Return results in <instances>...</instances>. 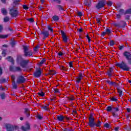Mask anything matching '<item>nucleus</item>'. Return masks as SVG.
<instances>
[{
    "label": "nucleus",
    "instance_id": "8",
    "mask_svg": "<svg viewBox=\"0 0 131 131\" xmlns=\"http://www.w3.org/2000/svg\"><path fill=\"white\" fill-rule=\"evenodd\" d=\"M106 3H107L106 0H100L96 5V8L98 10H101L102 8H104L105 7Z\"/></svg>",
    "mask_w": 131,
    "mask_h": 131
},
{
    "label": "nucleus",
    "instance_id": "11",
    "mask_svg": "<svg viewBox=\"0 0 131 131\" xmlns=\"http://www.w3.org/2000/svg\"><path fill=\"white\" fill-rule=\"evenodd\" d=\"M33 75L35 78H38V77H40V76H41V69L39 68L36 70L33 74Z\"/></svg>",
    "mask_w": 131,
    "mask_h": 131
},
{
    "label": "nucleus",
    "instance_id": "41",
    "mask_svg": "<svg viewBox=\"0 0 131 131\" xmlns=\"http://www.w3.org/2000/svg\"><path fill=\"white\" fill-rule=\"evenodd\" d=\"M46 61H47V59H46V58H43L39 63L40 65H42V64H44Z\"/></svg>",
    "mask_w": 131,
    "mask_h": 131
},
{
    "label": "nucleus",
    "instance_id": "23",
    "mask_svg": "<svg viewBox=\"0 0 131 131\" xmlns=\"http://www.w3.org/2000/svg\"><path fill=\"white\" fill-rule=\"evenodd\" d=\"M1 13H2L4 15H6L8 14V11L5 8H3L1 9Z\"/></svg>",
    "mask_w": 131,
    "mask_h": 131
},
{
    "label": "nucleus",
    "instance_id": "2",
    "mask_svg": "<svg viewBox=\"0 0 131 131\" xmlns=\"http://www.w3.org/2000/svg\"><path fill=\"white\" fill-rule=\"evenodd\" d=\"M17 64H19L20 67L22 68H26L27 65L29 63V60H25L23 58V56L21 54H18L17 55L16 59Z\"/></svg>",
    "mask_w": 131,
    "mask_h": 131
},
{
    "label": "nucleus",
    "instance_id": "26",
    "mask_svg": "<svg viewBox=\"0 0 131 131\" xmlns=\"http://www.w3.org/2000/svg\"><path fill=\"white\" fill-rule=\"evenodd\" d=\"M7 49H4L2 51V55L3 57H6V56H7Z\"/></svg>",
    "mask_w": 131,
    "mask_h": 131
},
{
    "label": "nucleus",
    "instance_id": "52",
    "mask_svg": "<svg viewBox=\"0 0 131 131\" xmlns=\"http://www.w3.org/2000/svg\"><path fill=\"white\" fill-rule=\"evenodd\" d=\"M36 117L37 119H39V120H41V119H42V117H41V115L39 114L37 115Z\"/></svg>",
    "mask_w": 131,
    "mask_h": 131
},
{
    "label": "nucleus",
    "instance_id": "62",
    "mask_svg": "<svg viewBox=\"0 0 131 131\" xmlns=\"http://www.w3.org/2000/svg\"><path fill=\"white\" fill-rule=\"evenodd\" d=\"M105 34H107V33H106V31L102 32L101 34V36L103 37V36H105Z\"/></svg>",
    "mask_w": 131,
    "mask_h": 131
},
{
    "label": "nucleus",
    "instance_id": "48",
    "mask_svg": "<svg viewBox=\"0 0 131 131\" xmlns=\"http://www.w3.org/2000/svg\"><path fill=\"white\" fill-rule=\"evenodd\" d=\"M86 37L87 39H88V42H91V37L89 36L88 34H86Z\"/></svg>",
    "mask_w": 131,
    "mask_h": 131
},
{
    "label": "nucleus",
    "instance_id": "24",
    "mask_svg": "<svg viewBox=\"0 0 131 131\" xmlns=\"http://www.w3.org/2000/svg\"><path fill=\"white\" fill-rule=\"evenodd\" d=\"M12 86L14 90H17L18 89V85L16 83V82L14 81L12 83Z\"/></svg>",
    "mask_w": 131,
    "mask_h": 131
},
{
    "label": "nucleus",
    "instance_id": "13",
    "mask_svg": "<svg viewBox=\"0 0 131 131\" xmlns=\"http://www.w3.org/2000/svg\"><path fill=\"white\" fill-rule=\"evenodd\" d=\"M60 33L62 35V39H63L64 42H67V41H68V37H67V35H66L65 32H64V31L61 30Z\"/></svg>",
    "mask_w": 131,
    "mask_h": 131
},
{
    "label": "nucleus",
    "instance_id": "30",
    "mask_svg": "<svg viewBox=\"0 0 131 131\" xmlns=\"http://www.w3.org/2000/svg\"><path fill=\"white\" fill-rule=\"evenodd\" d=\"M84 5L85 6H88V7H91V6H92V3L90 2L89 3V2H88V1H85L84 2Z\"/></svg>",
    "mask_w": 131,
    "mask_h": 131
},
{
    "label": "nucleus",
    "instance_id": "3",
    "mask_svg": "<svg viewBox=\"0 0 131 131\" xmlns=\"http://www.w3.org/2000/svg\"><path fill=\"white\" fill-rule=\"evenodd\" d=\"M115 66L123 71H129L130 70V68L124 61H122L121 63L116 62Z\"/></svg>",
    "mask_w": 131,
    "mask_h": 131
},
{
    "label": "nucleus",
    "instance_id": "10",
    "mask_svg": "<svg viewBox=\"0 0 131 131\" xmlns=\"http://www.w3.org/2000/svg\"><path fill=\"white\" fill-rule=\"evenodd\" d=\"M26 81V78L24 76L20 75L17 77L16 83L21 84V83H24Z\"/></svg>",
    "mask_w": 131,
    "mask_h": 131
},
{
    "label": "nucleus",
    "instance_id": "22",
    "mask_svg": "<svg viewBox=\"0 0 131 131\" xmlns=\"http://www.w3.org/2000/svg\"><path fill=\"white\" fill-rule=\"evenodd\" d=\"M53 20L55 22H58L59 20H60V18H59V16L57 15H54L52 17Z\"/></svg>",
    "mask_w": 131,
    "mask_h": 131
},
{
    "label": "nucleus",
    "instance_id": "34",
    "mask_svg": "<svg viewBox=\"0 0 131 131\" xmlns=\"http://www.w3.org/2000/svg\"><path fill=\"white\" fill-rule=\"evenodd\" d=\"M10 21V18L9 17L6 16L4 18V22L7 23V22H9Z\"/></svg>",
    "mask_w": 131,
    "mask_h": 131
},
{
    "label": "nucleus",
    "instance_id": "50",
    "mask_svg": "<svg viewBox=\"0 0 131 131\" xmlns=\"http://www.w3.org/2000/svg\"><path fill=\"white\" fill-rule=\"evenodd\" d=\"M114 112H118L119 111V108L118 107H113Z\"/></svg>",
    "mask_w": 131,
    "mask_h": 131
},
{
    "label": "nucleus",
    "instance_id": "16",
    "mask_svg": "<svg viewBox=\"0 0 131 131\" xmlns=\"http://www.w3.org/2000/svg\"><path fill=\"white\" fill-rule=\"evenodd\" d=\"M114 68L112 67L110 68V70L107 71L106 74L109 76V77H111L112 76V73L114 72Z\"/></svg>",
    "mask_w": 131,
    "mask_h": 131
},
{
    "label": "nucleus",
    "instance_id": "6",
    "mask_svg": "<svg viewBox=\"0 0 131 131\" xmlns=\"http://www.w3.org/2000/svg\"><path fill=\"white\" fill-rule=\"evenodd\" d=\"M9 14L11 17L13 18H16L17 16H19V11L17 9L12 8L9 10Z\"/></svg>",
    "mask_w": 131,
    "mask_h": 131
},
{
    "label": "nucleus",
    "instance_id": "19",
    "mask_svg": "<svg viewBox=\"0 0 131 131\" xmlns=\"http://www.w3.org/2000/svg\"><path fill=\"white\" fill-rule=\"evenodd\" d=\"M117 91L119 94V97H122L123 94H122V90L120 88V87H117Z\"/></svg>",
    "mask_w": 131,
    "mask_h": 131
},
{
    "label": "nucleus",
    "instance_id": "42",
    "mask_svg": "<svg viewBox=\"0 0 131 131\" xmlns=\"http://www.w3.org/2000/svg\"><path fill=\"white\" fill-rule=\"evenodd\" d=\"M107 5L108 7H112V5H113V3L112 1H108L107 3Z\"/></svg>",
    "mask_w": 131,
    "mask_h": 131
},
{
    "label": "nucleus",
    "instance_id": "20",
    "mask_svg": "<svg viewBox=\"0 0 131 131\" xmlns=\"http://www.w3.org/2000/svg\"><path fill=\"white\" fill-rule=\"evenodd\" d=\"M40 34L45 36V37H48L49 35H50V33L48 31H41Z\"/></svg>",
    "mask_w": 131,
    "mask_h": 131
},
{
    "label": "nucleus",
    "instance_id": "39",
    "mask_svg": "<svg viewBox=\"0 0 131 131\" xmlns=\"http://www.w3.org/2000/svg\"><path fill=\"white\" fill-rule=\"evenodd\" d=\"M48 30H50L51 32H54V29L51 27V26L49 25L48 26Z\"/></svg>",
    "mask_w": 131,
    "mask_h": 131
},
{
    "label": "nucleus",
    "instance_id": "61",
    "mask_svg": "<svg viewBox=\"0 0 131 131\" xmlns=\"http://www.w3.org/2000/svg\"><path fill=\"white\" fill-rule=\"evenodd\" d=\"M48 74H49L50 75H55V74H56L53 73V71H50V72Z\"/></svg>",
    "mask_w": 131,
    "mask_h": 131
},
{
    "label": "nucleus",
    "instance_id": "32",
    "mask_svg": "<svg viewBox=\"0 0 131 131\" xmlns=\"http://www.w3.org/2000/svg\"><path fill=\"white\" fill-rule=\"evenodd\" d=\"M37 95H39L40 97H45L46 94L43 92H41L37 93Z\"/></svg>",
    "mask_w": 131,
    "mask_h": 131
},
{
    "label": "nucleus",
    "instance_id": "35",
    "mask_svg": "<svg viewBox=\"0 0 131 131\" xmlns=\"http://www.w3.org/2000/svg\"><path fill=\"white\" fill-rule=\"evenodd\" d=\"M27 21H29L30 23H33L34 19L33 18H29L27 19Z\"/></svg>",
    "mask_w": 131,
    "mask_h": 131
},
{
    "label": "nucleus",
    "instance_id": "64",
    "mask_svg": "<svg viewBox=\"0 0 131 131\" xmlns=\"http://www.w3.org/2000/svg\"><path fill=\"white\" fill-rule=\"evenodd\" d=\"M0 91H6V89L4 88H3L2 86H0Z\"/></svg>",
    "mask_w": 131,
    "mask_h": 131
},
{
    "label": "nucleus",
    "instance_id": "4",
    "mask_svg": "<svg viewBox=\"0 0 131 131\" xmlns=\"http://www.w3.org/2000/svg\"><path fill=\"white\" fill-rule=\"evenodd\" d=\"M123 56L125 58L129 65H131V51H125L123 53Z\"/></svg>",
    "mask_w": 131,
    "mask_h": 131
},
{
    "label": "nucleus",
    "instance_id": "33",
    "mask_svg": "<svg viewBox=\"0 0 131 131\" xmlns=\"http://www.w3.org/2000/svg\"><path fill=\"white\" fill-rule=\"evenodd\" d=\"M57 8L58 9L59 11H64V8L61 5H57Z\"/></svg>",
    "mask_w": 131,
    "mask_h": 131
},
{
    "label": "nucleus",
    "instance_id": "56",
    "mask_svg": "<svg viewBox=\"0 0 131 131\" xmlns=\"http://www.w3.org/2000/svg\"><path fill=\"white\" fill-rule=\"evenodd\" d=\"M69 67H70V68H72V67H73V64L72 63V61H71L69 62Z\"/></svg>",
    "mask_w": 131,
    "mask_h": 131
},
{
    "label": "nucleus",
    "instance_id": "55",
    "mask_svg": "<svg viewBox=\"0 0 131 131\" xmlns=\"http://www.w3.org/2000/svg\"><path fill=\"white\" fill-rule=\"evenodd\" d=\"M130 18V16H129V15H126V16H125V20H129Z\"/></svg>",
    "mask_w": 131,
    "mask_h": 131
},
{
    "label": "nucleus",
    "instance_id": "21",
    "mask_svg": "<svg viewBox=\"0 0 131 131\" xmlns=\"http://www.w3.org/2000/svg\"><path fill=\"white\" fill-rule=\"evenodd\" d=\"M50 104H46L45 105H43L41 107V109H43V110H45V111H48L50 109L49 107Z\"/></svg>",
    "mask_w": 131,
    "mask_h": 131
},
{
    "label": "nucleus",
    "instance_id": "51",
    "mask_svg": "<svg viewBox=\"0 0 131 131\" xmlns=\"http://www.w3.org/2000/svg\"><path fill=\"white\" fill-rule=\"evenodd\" d=\"M77 15L79 18H81L82 16V12H77Z\"/></svg>",
    "mask_w": 131,
    "mask_h": 131
},
{
    "label": "nucleus",
    "instance_id": "46",
    "mask_svg": "<svg viewBox=\"0 0 131 131\" xmlns=\"http://www.w3.org/2000/svg\"><path fill=\"white\" fill-rule=\"evenodd\" d=\"M118 48H119V50L120 51H121V50H123V49H124V45H119L118 46Z\"/></svg>",
    "mask_w": 131,
    "mask_h": 131
},
{
    "label": "nucleus",
    "instance_id": "44",
    "mask_svg": "<svg viewBox=\"0 0 131 131\" xmlns=\"http://www.w3.org/2000/svg\"><path fill=\"white\" fill-rule=\"evenodd\" d=\"M10 44L11 45L12 48H14L16 46V42L15 41H12Z\"/></svg>",
    "mask_w": 131,
    "mask_h": 131
},
{
    "label": "nucleus",
    "instance_id": "7",
    "mask_svg": "<svg viewBox=\"0 0 131 131\" xmlns=\"http://www.w3.org/2000/svg\"><path fill=\"white\" fill-rule=\"evenodd\" d=\"M5 127L7 131H14L16 130L19 128L18 126L13 125L10 124H6Z\"/></svg>",
    "mask_w": 131,
    "mask_h": 131
},
{
    "label": "nucleus",
    "instance_id": "60",
    "mask_svg": "<svg viewBox=\"0 0 131 131\" xmlns=\"http://www.w3.org/2000/svg\"><path fill=\"white\" fill-rule=\"evenodd\" d=\"M11 78H12V80H13V82L14 81H15V75H11Z\"/></svg>",
    "mask_w": 131,
    "mask_h": 131
},
{
    "label": "nucleus",
    "instance_id": "5",
    "mask_svg": "<svg viewBox=\"0 0 131 131\" xmlns=\"http://www.w3.org/2000/svg\"><path fill=\"white\" fill-rule=\"evenodd\" d=\"M23 49H24V57H30V56H32L33 53L32 51L30 50L29 51L28 47L27 46H23Z\"/></svg>",
    "mask_w": 131,
    "mask_h": 131
},
{
    "label": "nucleus",
    "instance_id": "25",
    "mask_svg": "<svg viewBox=\"0 0 131 131\" xmlns=\"http://www.w3.org/2000/svg\"><path fill=\"white\" fill-rule=\"evenodd\" d=\"M112 115L113 117H115V118H117V119H118L119 117H118V114L115 113L114 111H112Z\"/></svg>",
    "mask_w": 131,
    "mask_h": 131
},
{
    "label": "nucleus",
    "instance_id": "15",
    "mask_svg": "<svg viewBox=\"0 0 131 131\" xmlns=\"http://www.w3.org/2000/svg\"><path fill=\"white\" fill-rule=\"evenodd\" d=\"M26 126H21V129L23 131H28L30 130V124H29V123H26Z\"/></svg>",
    "mask_w": 131,
    "mask_h": 131
},
{
    "label": "nucleus",
    "instance_id": "58",
    "mask_svg": "<svg viewBox=\"0 0 131 131\" xmlns=\"http://www.w3.org/2000/svg\"><path fill=\"white\" fill-rule=\"evenodd\" d=\"M96 21L98 24H101V19L100 18H97Z\"/></svg>",
    "mask_w": 131,
    "mask_h": 131
},
{
    "label": "nucleus",
    "instance_id": "49",
    "mask_svg": "<svg viewBox=\"0 0 131 131\" xmlns=\"http://www.w3.org/2000/svg\"><path fill=\"white\" fill-rule=\"evenodd\" d=\"M19 2H20V0H14V1L13 2V4L14 5H18V3H19Z\"/></svg>",
    "mask_w": 131,
    "mask_h": 131
},
{
    "label": "nucleus",
    "instance_id": "27",
    "mask_svg": "<svg viewBox=\"0 0 131 131\" xmlns=\"http://www.w3.org/2000/svg\"><path fill=\"white\" fill-rule=\"evenodd\" d=\"M105 32L106 33V34H107V35H110V34H111L112 33L111 30H110V29L109 28H106L105 29Z\"/></svg>",
    "mask_w": 131,
    "mask_h": 131
},
{
    "label": "nucleus",
    "instance_id": "29",
    "mask_svg": "<svg viewBox=\"0 0 131 131\" xmlns=\"http://www.w3.org/2000/svg\"><path fill=\"white\" fill-rule=\"evenodd\" d=\"M111 101L112 102H117V101H118V99L116 96H114L111 98Z\"/></svg>",
    "mask_w": 131,
    "mask_h": 131
},
{
    "label": "nucleus",
    "instance_id": "57",
    "mask_svg": "<svg viewBox=\"0 0 131 131\" xmlns=\"http://www.w3.org/2000/svg\"><path fill=\"white\" fill-rule=\"evenodd\" d=\"M38 48H39V46L35 47L34 48V52H37V49H38Z\"/></svg>",
    "mask_w": 131,
    "mask_h": 131
},
{
    "label": "nucleus",
    "instance_id": "9",
    "mask_svg": "<svg viewBox=\"0 0 131 131\" xmlns=\"http://www.w3.org/2000/svg\"><path fill=\"white\" fill-rule=\"evenodd\" d=\"M9 70L12 72H22V69L20 67L10 66Z\"/></svg>",
    "mask_w": 131,
    "mask_h": 131
},
{
    "label": "nucleus",
    "instance_id": "1",
    "mask_svg": "<svg viewBox=\"0 0 131 131\" xmlns=\"http://www.w3.org/2000/svg\"><path fill=\"white\" fill-rule=\"evenodd\" d=\"M89 122L88 123V125L90 127H92V128H95V127H101V125L102 124L101 121L98 120L97 121V123H96V122H95V118L92 114L89 116Z\"/></svg>",
    "mask_w": 131,
    "mask_h": 131
},
{
    "label": "nucleus",
    "instance_id": "31",
    "mask_svg": "<svg viewBox=\"0 0 131 131\" xmlns=\"http://www.w3.org/2000/svg\"><path fill=\"white\" fill-rule=\"evenodd\" d=\"M118 14H119L120 15H121L122 16V15H124V10L122 9H119V11H118Z\"/></svg>",
    "mask_w": 131,
    "mask_h": 131
},
{
    "label": "nucleus",
    "instance_id": "47",
    "mask_svg": "<svg viewBox=\"0 0 131 131\" xmlns=\"http://www.w3.org/2000/svg\"><path fill=\"white\" fill-rule=\"evenodd\" d=\"M54 93H55V94H57V93L60 94V93H61L60 92V90H59V89H54Z\"/></svg>",
    "mask_w": 131,
    "mask_h": 131
},
{
    "label": "nucleus",
    "instance_id": "36",
    "mask_svg": "<svg viewBox=\"0 0 131 131\" xmlns=\"http://www.w3.org/2000/svg\"><path fill=\"white\" fill-rule=\"evenodd\" d=\"M109 45H110V47H113V46H114V45H115V42H114V40H111L110 42Z\"/></svg>",
    "mask_w": 131,
    "mask_h": 131
},
{
    "label": "nucleus",
    "instance_id": "40",
    "mask_svg": "<svg viewBox=\"0 0 131 131\" xmlns=\"http://www.w3.org/2000/svg\"><path fill=\"white\" fill-rule=\"evenodd\" d=\"M8 37V35H0V38L5 39Z\"/></svg>",
    "mask_w": 131,
    "mask_h": 131
},
{
    "label": "nucleus",
    "instance_id": "28",
    "mask_svg": "<svg viewBox=\"0 0 131 131\" xmlns=\"http://www.w3.org/2000/svg\"><path fill=\"white\" fill-rule=\"evenodd\" d=\"M113 109V107L111 106H108L106 107V110L107 111V112H111L112 111V110Z\"/></svg>",
    "mask_w": 131,
    "mask_h": 131
},
{
    "label": "nucleus",
    "instance_id": "53",
    "mask_svg": "<svg viewBox=\"0 0 131 131\" xmlns=\"http://www.w3.org/2000/svg\"><path fill=\"white\" fill-rule=\"evenodd\" d=\"M23 8L24 10H28L29 9V7L27 5H23Z\"/></svg>",
    "mask_w": 131,
    "mask_h": 131
},
{
    "label": "nucleus",
    "instance_id": "63",
    "mask_svg": "<svg viewBox=\"0 0 131 131\" xmlns=\"http://www.w3.org/2000/svg\"><path fill=\"white\" fill-rule=\"evenodd\" d=\"M29 113V109L28 108H25V114L26 113Z\"/></svg>",
    "mask_w": 131,
    "mask_h": 131
},
{
    "label": "nucleus",
    "instance_id": "17",
    "mask_svg": "<svg viewBox=\"0 0 131 131\" xmlns=\"http://www.w3.org/2000/svg\"><path fill=\"white\" fill-rule=\"evenodd\" d=\"M57 118L58 121L62 122L63 121L64 119H65V116L62 115H60L57 116Z\"/></svg>",
    "mask_w": 131,
    "mask_h": 131
},
{
    "label": "nucleus",
    "instance_id": "18",
    "mask_svg": "<svg viewBox=\"0 0 131 131\" xmlns=\"http://www.w3.org/2000/svg\"><path fill=\"white\" fill-rule=\"evenodd\" d=\"M8 62H10V63H12V65H14L15 64V61L14 60V58L12 56H8L6 58Z\"/></svg>",
    "mask_w": 131,
    "mask_h": 131
},
{
    "label": "nucleus",
    "instance_id": "45",
    "mask_svg": "<svg viewBox=\"0 0 131 131\" xmlns=\"http://www.w3.org/2000/svg\"><path fill=\"white\" fill-rule=\"evenodd\" d=\"M1 83H5V82H7V79L3 78L0 80Z\"/></svg>",
    "mask_w": 131,
    "mask_h": 131
},
{
    "label": "nucleus",
    "instance_id": "38",
    "mask_svg": "<svg viewBox=\"0 0 131 131\" xmlns=\"http://www.w3.org/2000/svg\"><path fill=\"white\" fill-rule=\"evenodd\" d=\"M103 126L104 127H106V128H110V124H109L108 123H106L104 124Z\"/></svg>",
    "mask_w": 131,
    "mask_h": 131
},
{
    "label": "nucleus",
    "instance_id": "14",
    "mask_svg": "<svg viewBox=\"0 0 131 131\" xmlns=\"http://www.w3.org/2000/svg\"><path fill=\"white\" fill-rule=\"evenodd\" d=\"M82 77H83V75L82 74V73L81 72L79 73L78 76L76 77V82H77V83H79V82L81 81V80L82 79Z\"/></svg>",
    "mask_w": 131,
    "mask_h": 131
},
{
    "label": "nucleus",
    "instance_id": "12",
    "mask_svg": "<svg viewBox=\"0 0 131 131\" xmlns=\"http://www.w3.org/2000/svg\"><path fill=\"white\" fill-rule=\"evenodd\" d=\"M114 25L116 26V27H121L122 28H124L125 26L126 25V23L123 20H121L120 23H114Z\"/></svg>",
    "mask_w": 131,
    "mask_h": 131
},
{
    "label": "nucleus",
    "instance_id": "43",
    "mask_svg": "<svg viewBox=\"0 0 131 131\" xmlns=\"http://www.w3.org/2000/svg\"><path fill=\"white\" fill-rule=\"evenodd\" d=\"M1 97L2 100H5V99H6V95H5V93H2L1 95Z\"/></svg>",
    "mask_w": 131,
    "mask_h": 131
},
{
    "label": "nucleus",
    "instance_id": "37",
    "mask_svg": "<svg viewBox=\"0 0 131 131\" xmlns=\"http://www.w3.org/2000/svg\"><path fill=\"white\" fill-rule=\"evenodd\" d=\"M126 14H131V9H127L124 12V15H126Z\"/></svg>",
    "mask_w": 131,
    "mask_h": 131
},
{
    "label": "nucleus",
    "instance_id": "54",
    "mask_svg": "<svg viewBox=\"0 0 131 131\" xmlns=\"http://www.w3.org/2000/svg\"><path fill=\"white\" fill-rule=\"evenodd\" d=\"M116 16H117V19H120L121 18V14H119V13L118 14H116Z\"/></svg>",
    "mask_w": 131,
    "mask_h": 131
},
{
    "label": "nucleus",
    "instance_id": "59",
    "mask_svg": "<svg viewBox=\"0 0 131 131\" xmlns=\"http://www.w3.org/2000/svg\"><path fill=\"white\" fill-rule=\"evenodd\" d=\"M53 2H56L57 4H61V0H53Z\"/></svg>",
    "mask_w": 131,
    "mask_h": 131
}]
</instances>
